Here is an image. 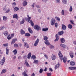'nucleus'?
I'll return each instance as SVG.
<instances>
[{
	"instance_id": "1",
	"label": "nucleus",
	"mask_w": 76,
	"mask_h": 76,
	"mask_svg": "<svg viewBox=\"0 0 76 76\" xmlns=\"http://www.w3.org/2000/svg\"><path fill=\"white\" fill-rule=\"evenodd\" d=\"M56 23V20L54 18H52L50 21V24L52 26H54V24Z\"/></svg>"
},
{
	"instance_id": "2",
	"label": "nucleus",
	"mask_w": 76,
	"mask_h": 76,
	"mask_svg": "<svg viewBox=\"0 0 76 76\" xmlns=\"http://www.w3.org/2000/svg\"><path fill=\"white\" fill-rule=\"evenodd\" d=\"M5 59L6 58L5 57H4L0 61V64L1 66H3V64H4V63L5 62Z\"/></svg>"
},
{
	"instance_id": "3",
	"label": "nucleus",
	"mask_w": 76,
	"mask_h": 76,
	"mask_svg": "<svg viewBox=\"0 0 76 76\" xmlns=\"http://www.w3.org/2000/svg\"><path fill=\"white\" fill-rule=\"evenodd\" d=\"M34 29L37 30V31H39V30L41 29L40 27H39L38 25H36L34 26Z\"/></svg>"
},
{
	"instance_id": "4",
	"label": "nucleus",
	"mask_w": 76,
	"mask_h": 76,
	"mask_svg": "<svg viewBox=\"0 0 76 76\" xmlns=\"http://www.w3.org/2000/svg\"><path fill=\"white\" fill-rule=\"evenodd\" d=\"M39 39H37L35 41V43L34 45V47H35L36 46H37V45L38 44V42H39Z\"/></svg>"
},
{
	"instance_id": "5",
	"label": "nucleus",
	"mask_w": 76,
	"mask_h": 76,
	"mask_svg": "<svg viewBox=\"0 0 76 76\" xmlns=\"http://www.w3.org/2000/svg\"><path fill=\"white\" fill-rule=\"evenodd\" d=\"M58 55L61 60H63V55H62L61 52H59Z\"/></svg>"
},
{
	"instance_id": "6",
	"label": "nucleus",
	"mask_w": 76,
	"mask_h": 76,
	"mask_svg": "<svg viewBox=\"0 0 76 76\" xmlns=\"http://www.w3.org/2000/svg\"><path fill=\"white\" fill-rule=\"evenodd\" d=\"M69 54L70 55V57H71L72 58H73L74 57V55H73L74 54L73 53V52H70L69 53Z\"/></svg>"
},
{
	"instance_id": "7",
	"label": "nucleus",
	"mask_w": 76,
	"mask_h": 76,
	"mask_svg": "<svg viewBox=\"0 0 76 76\" xmlns=\"http://www.w3.org/2000/svg\"><path fill=\"white\" fill-rule=\"evenodd\" d=\"M17 41V39H13L11 42V45L15 44V42Z\"/></svg>"
},
{
	"instance_id": "8",
	"label": "nucleus",
	"mask_w": 76,
	"mask_h": 76,
	"mask_svg": "<svg viewBox=\"0 0 76 76\" xmlns=\"http://www.w3.org/2000/svg\"><path fill=\"white\" fill-rule=\"evenodd\" d=\"M56 39H55L54 40L55 42H56V41H58V40L59 39V37L58 36L57 34H56Z\"/></svg>"
},
{
	"instance_id": "9",
	"label": "nucleus",
	"mask_w": 76,
	"mask_h": 76,
	"mask_svg": "<svg viewBox=\"0 0 76 76\" xmlns=\"http://www.w3.org/2000/svg\"><path fill=\"white\" fill-rule=\"evenodd\" d=\"M62 28L63 30H66V26L64 24H62Z\"/></svg>"
},
{
	"instance_id": "10",
	"label": "nucleus",
	"mask_w": 76,
	"mask_h": 76,
	"mask_svg": "<svg viewBox=\"0 0 76 76\" xmlns=\"http://www.w3.org/2000/svg\"><path fill=\"white\" fill-rule=\"evenodd\" d=\"M24 45L25 47H26V48H29V46L28 43L26 42L24 43Z\"/></svg>"
},
{
	"instance_id": "11",
	"label": "nucleus",
	"mask_w": 76,
	"mask_h": 76,
	"mask_svg": "<svg viewBox=\"0 0 76 76\" xmlns=\"http://www.w3.org/2000/svg\"><path fill=\"white\" fill-rule=\"evenodd\" d=\"M28 4V2H26V1H25L23 3V6H26Z\"/></svg>"
},
{
	"instance_id": "12",
	"label": "nucleus",
	"mask_w": 76,
	"mask_h": 76,
	"mask_svg": "<svg viewBox=\"0 0 76 76\" xmlns=\"http://www.w3.org/2000/svg\"><path fill=\"white\" fill-rule=\"evenodd\" d=\"M6 72H7V70H6V69H4L2 70L1 72V75H2V74H3V73H6Z\"/></svg>"
},
{
	"instance_id": "13",
	"label": "nucleus",
	"mask_w": 76,
	"mask_h": 76,
	"mask_svg": "<svg viewBox=\"0 0 76 76\" xmlns=\"http://www.w3.org/2000/svg\"><path fill=\"white\" fill-rule=\"evenodd\" d=\"M63 34H64V31H60L58 33V34L59 35H62Z\"/></svg>"
},
{
	"instance_id": "14",
	"label": "nucleus",
	"mask_w": 76,
	"mask_h": 76,
	"mask_svg": "<svg viewBox=\"0 0 76 76\" xmlns=\"http://www.w3.org/2000/svg\"><path fill=\"white\" fill-rule=\"evenodd\" d=\"M51 57L52 60H56V56L53 54L52 55Z\"/></svg>"
},
{
	"instance_id": "15",
	"label": "nucleus",
	"mask_w": 76,
	"mask_h": 76,
	"mask_svg": "<svg viewBox=\"0 0 76 76\" xmlns=\"http://www.w3.org/2000/svg\"><path fill=\"white\" fill-rule=\"evenodd\" d=\"M12 53H14L15 55H16V54L18 53V50L16 49H15L12 51Z\"/></svg>"
},
{
	"instance_id": "16",
	"label": "nucleus",
	"mask_w": 76,
	"mask_h": 76,
	"mask_svg": "<svg viewBox=\"0 0 76 76\" xmlns=\"http://www.w3.org/2000/svg\"><path fill=\"white\" fill-rule=\"evenodd\" d=\"M45 43L46 45H50V43H49L48 40H45Z\"/></svg>"
},
{
	"instance_id": "17",
	"label": "nucleus",
	"mask_w": 76,
	"mask_h": 76,
	"mask_svg": "<svg viewBox=\"0 0 76 76\" xmlns=\"http://www.w3.org/2000/svg\"><path fill=\"white\" fill-rule=\"evenodd\" d=\"M31 17H28V18H25V19L26 20H28V22H29L30 20H31Z\"/></svg>"
},
{
	"instance_id": "18",
	"label": "nucleus",
	"mask_w": 76,
	"mask_h": 76,
	"mask_svg": "<svg viewBox=\"0 0 76 76\" xmlns=\"http://www.w3.org/2000/svg\"><path fill=\"white\" fill-rule=\"evenodd\" d=\"M20 33L21 35H23L25 34V32L22 29L20 30Z\"/></svg>"
},
{
	"instance_id": "19",
	"label": "nucleus",
	"mask_w": 76,
	"mask_h": 76,
	"mask_svg": "<svg viewBox=\"0 0 76 76\" xmlns=\"http://www.w3.org/2000/svg\"><path fill=\"white\" fill-rule=\"evenodd\" d=\"M60 66V64H58L55 66V69L56 70L57 69H58Z\"/></svg>"
},
{
	"instance_id": "20",
	"label": "nucleus",
	"mask_w": 76,
	"mask_h": 76,
	"mask_svg": "<svg viewBox=\"0 0 76 76\" xmlns=\"http://www.w3.org/2000/svg\"><path fill=\"white\" fill-rule=\"evenodd\" d=\"M61 41L62 43H64L65 42V40L64 39L62 38L61 39Z\"/></svg>"
},
{
	"instance_id": "21",
	"label": "nucleus",
	"mask_w": 76,
	"mask_h": 76,
	"mask_svg": "<svg viewBox=\"0 0 76 76\" xmlns=\"http://www.w3.org/2000/svg\"><path fill=\"white\" fill-rule=\"evenodd\" d=\"M63 61L64 63H66L67 61V58L64 56L63 58Z\"/></svg>"
},
{
	"instance_id": "22",
	"label": "nucleus",
	"mask_w": 76,
	"mask_h": 76,
	"mask_svg": "<svg viewBox=\"0 0 76 76\" xmlns=\"http://www.w3.org/2000/svg\"><path fill=\"white\" fill-rule=\"evenodd\" d=\"M24 22H25V20L23 18L22 20L20 21V24H23Z\"/></svg>"
},
{
	"instance_id": "23",
	"label": "nucleus",
	"mask_w": 76,
	"mask_h": 76,
	"mask_svg": "<svg viewBox=\"0 0 76 76\" xmlns=\"http://www.w3.org/2000/svg\"><path fill=\"white\" fill-rule=\"evenodd\" d=\"M3 34L5 36H7L9 35V33L7 31L4 32Z\"/></svg>"
},
{
	"instance_id": "24",
	"label": "nucleus",
	"mask_w": 76,
	"mask_h": 76,
	"mask_svg": "<svg viewBox=\"0 0 76 76\" xmlns=\"http://www.w3.org/2000/svg\"><path fill=\"white\" fill-rule=\"evenodd\" d=\"M60 46L61 47H63V48H66V45L64 44H61L60 45Z\"/></svg>"
},
{
	"instance_id": "25",
	"label": "nucleus",
	"mask_w": 76,
	"mask_h": 76,
	"mask_svg": "<svg viewBox=\"0 0 76 76\" xmlns=\"http://www.w3.org/2000/svg\"><path fill=\"white\" fill-rule=\"evenodd\" d=\"M13 18H16L17 19H18V15L17 14H14L13 15Z\"/></svg>"
},
{
	"instance_id": "26",
	"label": "nucleus",
	"mask_w": 76,
	"mask_h": 76,
	"mask_svg": "<svg viewBox=\"0 0 76 76\" xmlns=\"http://www.w3.org/2000/svg\"><path fill=\"white\" fill-rule=\"evenodd\" d=\"M31 52H30L28 55V57L27 58L29 59L30 58H31Z\"/></svg>"
},
{
	"instance_id": "27",
	"label": "nucleus",
	"mask_w": 76,
	"mask_h": 76,
	"mask_svg": "<svg viewBox=\"0 0 76 76\" xmlns=\"http://www.w3.org/2000/svg\"><path fill=\"white\" fill-rule=\"evenodd\" d=\"M25 64L26 65V66H27L28 67H29L30 66L29 64L28 63V62H27V61H26L25 62Z\"/></svg>"
},
{
	"instance_id": "28",
	"label": "nucleus",
	"mask_w": 76,
	"mask_h": 76,
	"mask_svg": "<svg viewBox=\"0 0 76 76\" xmlns=\"http://www.w3.org/2000/svg\"><path fill=\"white\" fill-rule=\"evenodd\" d=\"M28 31L30 34H32V31L31 28L30 27L28 28Z\"/></svg>"
},
{
	"instance_id": "29",
	"label": "nucleus",
	"mask_w": 76,
	"mask_h": 76,
	"mask_svg": "<svg viewBox=\"0 0 76 76\" xmlns=\"http://www.w3.org/2000/svg\"><path fill=\"white\" fill-rule=\"evenodd\" d=\"M70 64V65H71V66H74V65L75 64V62L73 61H71Z\"/></svg>"
},
{
	"instance_id": "30",
	"label": "nucleus",
	"mask_w": 76,
	"mask_h": 76,
	"mask_svg": "<svg viewBox=\"0 0 76 76\" xmlns=\"http://www.w3.org/2000/svg\"><path fill=\"white\" fill-rule=\"evenodd\" d=\"M62 3L64 4H66L67 3V0H62Z\"/></svg>"
},
{
	"instance_id": "31",
	"label": "nucleus",
	"mask_w": 76,
	"mask_h": 76,
	"mask_svg": "<svg viewBox=\"0 0 76 76\" xmlns=\"http://www.w3.org/2000/svg\"><path fill=\"white\" fill-rule=\"evenodd\" d=\"M38 60H35L33 62V63H35V64H38Z\"/></svg>"
},
{
	"instance_id": "32",
	"label": "nucleus",
	"mask_w": 76,
	"mask_h": 76,
	"mask_svg": "<svg viewBox=\"0 0 76 76\" xmlns=\"http://www.w3.org/2000/svg\"><path fill=\"white\" fill-rule=\"evenodd\" d=\"M48 29V28H43L42 31H44V32H45V31H47Z\"/></svg>"
},
{
	"instance_id": "33",
	"label": "nucleus",
	"mask_w": 76,
	"mask_h": 76,
	"mask_svg": "<svg viewBox=\"0 0 76 76\" xmlns=\"http://www.w3.org/2000/svg\"><path fill=\"white\" fill-rule=\"evenodd\" d=\"M30 23H31L32 26H34V23H33L32 20H30Z\"/></svg>"
},
{
	"instance_id": "34",
	"label": "nucleus",
	"mask_w": 76,
	"mask_h": 76,
	"mask_svg": "<svg viewBox=\"0 0 76 76\" xmlns=\"http://www.w3.org/2000/svg\"><path fill=\"white\" fill-rule=\"evenodd\" d=\"M68 28H69V29L72 28V26L70 24H69L68 25Z\"/></svg>"
},
{
	"instance_id": "35",
	"label": "nucleus",
	"mask_w": 76,
	"mask_h": 76,
	"mask_svg": "<svg viewBox=\"0 0 76 76\" xmlns=\"http://www.w3.org/2000/svg\"><path fill=\"white\" fill-rule=\"evenodd\" d=\"M6 54L7 55L9 54V48H6Z\"/></svg>"
},
{
	"instance_id": "36",
	"label": "nucleus",
	"mask_w": 76,
	"mask_h": 76,
	"mask_svg": "<svg viewBox=\"0 0 76 76\" xmlns=\"http://www.w3.org/2000/svg\"><path fill=\"white\" fill-rule=\"evenodd\" d=\"M23 75L24 76H28V75L26 74V73L25 72H24L22 73Z\"/></svg>"
},
{
	"instance_id": "37",
	"label": "nucleus",
	"mask_w": 76,
	"mask_h": 76,
	"mask_svg": "<svg viewBox=\"0 0 76 76\" xmlns=\"http://www.w3.org/2000/svg\"><path fill=\"white\" fill-rule=\"evenodd\" d=\"M3 19L4 20H7V17L4 16L3 17Z\"/></svg>"
},
{
	"instance_id": "38",
	"label": "nucleus",
	"mask_w": 76,
	"mask_h": 76,
	"mask_svg": "<svg viewBox=\"0 0 76 76\" xmlns=\"http://www.w3.org/2000/svg\"><path fill=\"white\" fill-rule=\"evenodd\" d=\"M25 36H26V37H30V34L28 33H26Z\"/></svg>"
},
{
	"instance_id": "39",
	"label": "nucleus",
	"mask_w": 76,
	"mask_h": 76,
	"mask_svg": "<svg viewBox=\"0 0 76 76\" xmlns=\"http://www.w3.org/2000/svg\"><path fill=\"white\" fill-rule=\"evenodd\" d=\"M31 58L32 59H33V60H35L36 58V57H35V56L34 55H33L31 56Z\"/></svg>"
},
{
	"instance_id": "40",
	"label": "nucleus",
	"mask_w": 76,
	"mask_h": 76,
	"mask_svg": "<svg viewBox=\"0 0 76 76\" xmlns=\"http://www.w3.org/2000/svg\"><path fill=\"white\" fill-rule=\"evenodd\" d=\"M14 9L15 12H16V11H17V10H19V9L18 7H15V8Z\"/></svg>"
},
{
	"instance_id": "41",
	"label": "nucleus",
	"mask_w": 76,
	"mask_h": 76,
	"mask_svg": "<svg viewBox=\"0 0 76 76\" xmlns=\"http://www.w3.org/2000/svg\"><path fill=\"white\" fill-rule=\"evenodd\" d=\"M72 10H73V8H72V6H71L69 8V11L72 12Z\"/></svg>"
},
{
	"instance_id": "42",
	"label": "nucleus",
	"mask_w": 76,
	"mask_h": 76,
	"mask_svg": "<svg viewBox=\"0 0 76 76\" xmlns=\"http://www.w3.org/2000/svg\"><path fill=\"white\" fill-rule=\"evenodd\" d=\"M55 18L56 19V20H58V21H60V18H59L58 17H56Z\"/></svg>"
},
{
	"instance_id": "43",
	"label": "nucleus",
	"mask_w": 76,
	"mask_h": 76,
	"mask_svg": "<svg viewBox=\"0 0 76 76\" xmlns=\"http://www.w3.org/2000/svg\"><path fill=\"white\" fill-rule=\"evenodd\" d=\"M61 13L62 15H64V11L63 10H62Z\"/></svg>"
},
{
	"instance_id": "44",
	"label": "nucleus",
	"mask_w": 76,
	"mask_h": 76,
	"mask_svg": "<svg viewBox=\"0 0 76 76\" xmlns=\"http://www.w3.org/2000/svg\"><path fill=\"white\" fill-rule=\"evenodd\" d=\"M47 76H51V73H47Z\"/></svg>"
},
{
	"instance_id": "45",
	"label": "nucleus",
	"mask_w": 76,
	"mask_h": 76,
	"mask_svg": "<svg viewBox=\"0 0 76 76\" xmlns=\"http://www.w3.org/2000/svg\"><path fill=\"white\" fill-rule=\"evenodd\" d=\"M43 72V69L41 68L40 69L39 72L40 73H41Z\"/></svg>"
},
{
	"instance_id": "46",
	"label": "nucleus",
	"mask_w": 76,
	"mask_h": 76,
	"mask_svg": "<svg viewBox=\"0 0 76 76\" xmlns=\"http://www.w3.org/2000/svg\"><path fill=\"white\" fill-rule=\"evenodd\" d=\"M10 36V34H9L8 37H7V39H10L11 38H12V37H9Z\"/></svg>"
},
{
	"instance_id": "47",
	"label": "nucleus",
	"mask_w": 76,
	"mask_h": 76,
	"mask_svg": "<svg viewBox=\"0 0 76 76\" xmlns=\"http://www.w3.org/2000/svg\"><path fill=\"white\" fill-rule=\"evenodd\" d=\"M48 39V37H47V36H45L44 37V40H47V39Z\"/></svg>"
},
{
	"instance_id": "48",
	"label": "nucleus",
	"mask_w": 76,
	"mask_h": 76,
	"mask_svg": "<svg viewBox=\"0 0 76 76\" xmlns=\"http://www.w3.org/2000/svg\"><path fill=\"white\" fill-rule=\"evenodd\" d=\"M3 10H4V11H6V10H7V8H6V7H4L3 8Z\"/></svg>"
},
{
	"instance_id": "49",
	"label": "nucleus",
	"mask_w": 76,
	"mask_h": 76,
	"mask_svg": "<svg viewBox=\"0 0 76 76\" xmlns=\"http://www.w3.org/2000/svg\"><path fill=\"white\" fill-rule=\"evenodd\" d=\"M3 45L4 46V47H7V45H8V44L7 43V44H4Z\"/></svg>"
},
{
	"instance_id": "50",
	"label": "nucleus",
	"mask_w": 76,
	"mask_h": 76,
	"mask_svg": "<svg viewBox=\"0 0 76 76\" xmlns=\"http://www.w3.org/2000/svg\"><path fill=\"white\" fill-rule=\"evenodd\" d=\"M5 28V27H1V28H0V29H1V30H3V29H4Z\"/></svg>"
},
{
	"instance_id": "51",
	"label": "nucleus",
	"mask_w": 76,
	"mask_h": 76,
	"mask_svg": "<svg viewBox=\"0 0 76 76\" xmlns=\"http://www.w3.org/2000/svg\"><path fill=\"white\" fill-rule=\"evenodd\" d=\"M55 26L56 28H57L58 26V24L57 23H56L55 24Z\"/></svg>"
},
{
	"instance_id": "52",
	"label": "nucleus",
	"mask_w": 76,
	"mask_h": 76,
	"mask_svg": "<svg viewBox=\"0 0 76 76\" xmlns=\"http://www.w3.org/2000/svg\"><path fill=\"white\" fill-rule=\"evenodd\" d=\"M16 5V3L14 2L12 4V6L13 7H15Z\"/></svg>"
},
{
	"instance_id": "53",
	"label": "nucleus",
	"mask_w": 76,
	"mask_h": 76,
	"mask_svg": "<svg viewBox=\"0 0 76 76\" xmlns=\"http://www.w3.org/2000/svg\"><path fill=\"white\" fill-rule=\"evenodd\" d=\"M14 47H18V45L17 44H14Z\"/></svg>"
},
{
	"instance_id": "54",
	"label": "nucleus",
	"mask_w": 76,
	"mask_h": 76,
	"mask_svg": "<svg viewBox=\"0 0 76 76\" xmlns=\"http://www.w3.org/2000/svg\"><path fill=\"white\" fill-rule=\"evenodd\" d=\"M50 48H54V46L52 45H50Z\"/></svg>"
},
{
	"instance_id": "55",
	"label": "nucleus",
	"mask_w": 76,
	"mask_h": 76,
	"mask_svg": "<svg viewBox=\"0 0 76 76\" xmlns=\"http://www.w3.org/2000/svg\"><path fill=\"white\" fill-rule=\"evenodd\" d=\"M44 57H45V58H46L47 59H48V56H47V55L45 54L44 55Z\"/></svg>"
},
{
	"instance_id": "56",
	"label": "nucleus",
	"mask_w": 76,
	"mask_h": 76,
	"mask_svg": "<svg viewBox=\"0 0 76 76\" xmlns=\"http://www.w3.org/2000/svg\"><path fill=\"white\" fill-rule=\"evenodd\" d=\"M69 69L70 70H73L72 67L71 66L69 67Z\"/></svg>"
},
{
	"instance_id": "57",
	"label": "nucleus",
	"mask_w": 76,
	"mask_h": 76,
	"mask_svg": "<svg viewBox=\"0 0 76 76\" xmlns=\"http://www.w3.org/2000/svg\"><path fill=\"white\" fill-rule=\"evenodd\" d=\"M42 1H43V2H44L45 3H46L47 1H48V0H42Z\"/></svg>"
},
{
	"instance_id": "58",
	"label": "nucleus",
	"mask_w": 76,
	"mask_h": 76,
	"mask_svg": "<svg viewBox=\"0 0 76 76\" xmlns=\"http://www.w3.org/2000/svg\"><path fill=\"white\" fill-rule=\"evenodd\" d=\"M56 3H60V0H56Z\"/></svg>"
},
{
	"instance_id": "59",
	"label": "nucleus",
	"mask_w": 76,
	"mask_h": 76,
	"mask_svg": "<svg viewBox=\"0 0 76 76\" xmlns=\"http://www.w3.org/2000/svg\"><path fill=\"white\" fill-rule=\"evenodd\" d=\"M72 70H76V67H72Z\"/></svg>"
},
{
	"instance_id": "60",
	"label": "nucleus",
	"mask_w": 76,
	"mask_h": 76,
	"mask_svg": "<svg viewBox=\"0 0 76 76\" xmlns=\"http://www.w3.org/2000/svg\"><path fill=\"white\" fill-rule=\"evenodd\" d=\"M35 5V4L33 3L32 5H31V7H34V6Z\"/></svg>"
},
{
	"instance_id": "61",
	"label": "nucleus",
	"mask_w": 76,
	"mask_h": 76,
	"mask_svg": "<svg viewBox=\"0 0 76 76\" xmlns=\"http://www.w3.org/2000/svg\"><path fill=\"white\" fill-rule=\"evenodd\" d=\"M49 71H50V72H53V69L51 68H49Z\"/></svg>"
},
{
	"instance_id": "62",
	"label": "nucleus",
	"mask_w": 76,
	"mask_h": 76,
	"mask_svg": "<svg viewBox=\"0 0 76 76\" xmlns=\"http://www.w3.org/2000/svg\"><path fill=\"white\" fill-rule=\"evenodd\" d=\"M70 22L71 23H72L73 25H74V23H73V21H72V20H70Z\"/></svg>"
},
{
	"instance_id": "63",
	"label": "nucleus",
	"mask_w": 76,
	"mask_h": 76,
	"mask_svg": "<svg viewBox=\"0 0 76 76\" xmlns=\"http://www.w3.org/2000/svg\"><path fill=\"white\" fill-rule=\"evenodd\" d=\"M35 76V74L34 73H33L32 74L31 76Z\"/></svg>"
},
{
	"instance_id": "64",
	"label": "nucleus",
	"mask_w": 76,
	"mask_h": 76,
	"mask_svg": "<svg viewBox=\"0 0 76 76\" xmlns=\"http://www.w3.org/2000/svg\"><path fill=\"white\" fill-rule=\"evenodd\" d=\"M73 43L74 44H75V45H76V40L74 41Z\"/></svg>"
}]
</instances>
